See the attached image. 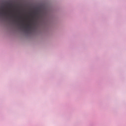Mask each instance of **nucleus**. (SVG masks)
Masks as SVG:
<instances>
[{
	"instance_id": "f257e3e1",
	"label": "nucleus",
	"mask_w": 126,
	"mask_h": 126,
	"mask_svg": "<svg viewBox=\"0 0 126 126\" xmlns=\"http://www.w3.org/2000/svg\"><path fill=\"white\" fill-rule=\"evenodd\" d=\"M22 27L23 28H24L25 30L27 31V32H30L32 29V23L31 22H29L26 24H24V22H25V20H22Z\"/></svg>"
},
{
	"instance_id": "f03ea898",
	"label": "nucleus",
	"mask_w": 126,
	"mask_h": 126,
	"mask_svg": "<svg viewBox=\"0 0 126 126\" xmlns=\"http://www.w3.org/2000/svg\"><path fill=\"white\" fill-rule=\"evenodd\" d=\"M7 15V12L4 10V7L1 6L0 8V15Z\"/></svg>"
},
{
	"instance_id": "7ed1b4c3",
	"label": "nucleus",
	"mask_w": 126,
	"mask_h": 126,
	"mask_svg": "<svg viewBox=\"0 0 126 126\" xmlns=\"http://www.w3.org/2000/svg\"><path fill=\"white\" fill-rule=\"evenodd\" d=\"M7 5H9V6H11V4H10V3H8V4H7Z\"/></svg>"
},
{
	"instance_id": "20e7f679",
	"label": "nucleus",
	"mask_w": 126,
	"mask_h": 126,
	"mask_svg": "<svg viewBox=\"0 0 126 126\" xmlns=\"http://www.w3.org/2000/svg\"><path fill=\"white\" fill-rule=\"evenodd\" d=\"M20 18H21V17H20Z\"/></svg>"
}]
</instances>
